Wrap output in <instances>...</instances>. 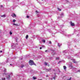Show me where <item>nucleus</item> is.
Segmentation results:
<instances>
[{
    "label": "nucleus",
    "instance_id": "obj_1",
    "mask_svg": "<svg viewBox=\"0 0 80 80\" xmlns=\"http://www.w3.org/2000/svg\"><path fill=\"white\" fill-rule=\"evenodd\" d=\"M29 64L32 66V65H35V63H34V62H33V61L32 60H30L29 61Z\"/></svg>",
    "mask_w": 80,
    "mask_h": 80
},
{
    "label": "nucleus",
    "instance_id": "obj_2",
    "mask_svg": "<svg viewBox=\"0 0 80 80\" xmlns=\"http://www.w3.org/2000/svg\"><path fill=\"white\" fill-rule=\"evenodd\" d=\"M70 24L71 26H75V24L73 22H72L71 21Z\"/></svg>",
    "mask_w": 80,
    "mask_h": 80
},
{
    "label": "nucleus",
    "instance_id": "obj_3",
    "mask_svg": "<svg viewBox=\"0 0 80 80\" xmlns=\"http://www.w3.org/2000/svg\"><path fill=\"white\" fill-rule=\"evenodd\" d=\"M11 16L12 17H13V18H14V17H17L15 13H13V14L11 15Z\"/></svg>",
    "mask_w": 80,
    "mask_h": 80
},
{
    "label": "nucleus",
    "instance_id": "obj_4",
    "mask_svg": "<svg viewBox=\"0 0 80 80\" xmlns=\"http://www.w3.org/2000/svg\"><path fill=\"white\" fill-rule=\"evenodd\" d=\"M52 70L51 68H50L49 69H47L46 70V72H50Z\"/></svg>",
    "mask_w": 80,
    "mask_h": 80
},
{
    "label": "nucleus",
    "instance_id": "obj_5",
    "mask_svg": "<svg viewBox=\"0 0 80 80\" xmlns=\"http://www.w3.org/2000/svg\"><path fill=\"white\" fill-rule=\"evenodd\" d=\"M13 25H15V26H18V24H15V23H13Z\"/></svg>",
    "mask_w": 80,
    "mask_h": 80
},
{
    "label": "nucleus",
    "instance_id": "obj_6",
    "mask_svg": "<svg viewBox=\"0 0 80 80\" xmlns=\"http://www.w3.org/2000/svg\"><path fill=\"white\" fill-rule=\"evenodd\" d=\"M63 69H64V70H66L67 68V67H66V66H63Z\"/></svg>",
    "mask_w": 80,
    "mask_h": 80
},
{
    "label": "nucleus",
    "instance_id": "obj_7",
    "mask_svg": "<svg viewBox=\"0 0 80 80\" xmlns=\"http://www.w3.org/2000/svg\"><path fill=\"white\" fill-rule=\"evenodd\" d=\"M72 62L73 63H76L77 62L75 61V60L74 59H73Z\"/></svg>",
    "mask_w": 80,
    "mask_h": 80
},
{
    "label": "nucleus",
    "instance_id": "obj_8",
    "mask_svg": "<svg viewBox=\"0 0 80 80\" xmlns=\"http://www.w3.org/2000/svg\"><path fill=\"white\" fill-rule=\"evenodd\" d=\"M11 77H10V75H8V78H8V80H10V78Z\"/></svg>",
    "mask_w": 80,
    "mask_h": 80
},
{
    "label": "nucleus",
    "instance_id": "obj_9",
    "mask_svg": "<svg viewBox=\"0 0 80 80\" xmlns=\"http://www.w3.org/2000/svg\"><path fill=\"white\" fill-rule=\"evenodd\" d=\"M21 68H23V67H24V65H23V64L22 65H21Z\"/></svg>",
    "mask_w": 80,
    "mask_h": 80
},
{
    "label": "nucleus",
    "instance_id": "obj_10",
    "mask_svg": "<svg viewBox=\"0 0 80 80\" xmlns=\"http://www.w3.org/2000/svg\"><path fill=\"white\" fill-rule=\"evenodd\" d=\"M28 35H27L26 37V39H28Z\"/></svg>",
    "mask_w": 80,
    "mask_h": 80
},
{
    "label": "nucleus",
    "instance_id": "obj_11",
    "mask_svg": "<svg viewBox=\"0 0 80 80\" xmlns=\"http://www.w3.org/2000/svg\"><path fill=\"white\" fill-rule=\"evenodd\" d=\"M71 68H73V66L72 65H70L69 66Z\"/></svg>",
    "mask_w": 80,
    "mask_h": 80
},
{
    "label": "nucleus",
    "instance_id": "obj_12",
    "mask_svg": "<svg viewBox=\"0 0 80 80\" xmlns=\"http://www.w3.org/2000/svg\"><path fill=\"white\" fill-rule=\"evenodd\" d=\"M33 78L34 79V80H36V79H37V78L35 77H33Z\"/></svg>",
    "mask_w": 80,
    "mask_h": 80
},
{
    "label": "nucleus",
    "instance_id": "obj_13",
    "mask_svg": "<svg viewBox=\"0 0 80 80\" xmlns=\"http://www.w3.org/2000/svg\"><path fill=\"white\" fill-rule=\"evenodd\" d=\"M5 15H3L1 16V17H5Z\"/></svg>",
    "mask_w": 80,
    "mask_h": 80
},
{
    "label": "nucleus",
    "instance_id": "obj_14",
    "mask_svg": "<svg viewBox=\"0 0 80 80\" xmlns=\"http://www.w3.org/2000/svg\"><path fill=\"white\" fill-rule=\"evenodd\" d=\"M16 20L15 19H13L12 22H13L14 23H15L16 22Z\"/></svg>",
    "mask_w": 80,
    "mask_h": 80
},
{
    "label": "nucleus",
    "instance_id": "obj_15",
    "mask_svg": "<svg viewBox=\"0 0 80 80\" xmlns=\"http://www.w3.org/2000/svg\"><path fill=\"white\" fill-rule=\"evenodd\" d=\"M59 58H58H58H56V60H59Z\"/></svg>",
    "mask_w": 80,
    "mask_h": 80
},
{
    "label": "nucleus",
    "instance_id": "obj_16",
    "mask_svg": "<svg viewBox=\"0 0 80 80\" xmlns=\"http://www.w3.org/2000/svg\"><path fill=\"white\" fill-rule=\"evenodd\" d=\"M42 41L44 42V43H45V40H42Z\"/></svg>",
    "mask_w": 80,
    "mask_h": 80
},
{
    "label": "nucleus",
    "instance_id": "obj_17",
    "mask_svg": "<svg viewBox=\"0 0 80 80\" xmlns=\"http://www.w3.org/2000/svg\"><path fill=\"white\" fill-rule=\"evenodd\" d=\"M2 80H5V78H2Z\"/></svg>",
    "mask_w": 80,
    "mask_h": 80
},
{
    "label": "nucleus",
    "instance_id": "obj_18",
    "mask_svg": "<svg viewBox=\"0 0 80 80\" xmlns=\"http://www.w3.org/2000/svg\"><path fill=\"white\" fill-rule=\"evenodd\" d=\"M57 9L58 10H59V11H61V9H60V8H57Z\"/></svg>",
    "mask_w": 80,
    "mask_h": 80
},
{
    "label": "nucleus",
    "instance_id": "obj_19",
    "mask_svg": "<svg viewBox=\"0 0 80 80\" xmlns=\"http://www.w3.org/2000/svg\"><path fill=\"white\" fill-rule=\"evenodd\" d=\"M44 64H45L46 65H47V62H45L44 63Z\"/></svg>",
    "mask_w": 80,
    "mask_h": 80
},
{
    "label": "nucleus",
    "instance_id": "obj_20",
    "mask_svg": "<svg viewBox=\"0 0 80 80\" xmlns=\"http://www.w3.org/2000/svg\"><path fill=\"white\" fill-rule=\"evenodd\" d=\"M10 35H11L12 34V32H11V31L10 32Z\"/></svg>",
    "mask_w": 80,
    "mask_h": 80
},
{
    "label": "nucleus",
    "instance_id": "obj_21",
    "mask_svg": "<svg viewBox=\"0 0 80 80\" xmlns=\"http://www.w3.org/2000/svg\"><path fill=\"white\" fill-rule=\"evenodd\" d=\"M49 43L50 44H52V42L51 41H50Z\"/></svg>",
    "mask_w": 80,
    "mask_h": 80
},
{
    "label": "nucleus",
    "instance_id": "obj_22",
    "mask_svg": "<svg viewBox=\"0 0 80 80\" xmlns=\"http://www.w3.org/2000/svg\"><path fill=\"white\" fill-rule=\"evenodd\" d=\"M42 47H43V48H45V46H44V45H42Z\"/></svg>",
    "mask_w": 80,
    "mask_h": 80
},
{
    "label": "nucleus",
    "instance_id": "obj_23",
    "mask_svg": "<svg viewBox=\"0 0 80 80\" xmlns=\"http://www.w3.org/2000/svg\"><path fill=\"white\" fill-rule=\"evenodd\" d=\"M61 62H62L61 61H59V62H58V63H61Z\"/></svg>",
    "mask_w": 80,
    "mask_h": 80
},
{
    "label": "nucleus",
    "instance_id": "obj_24",
    "mask_svg": "<svg viewBox=\"0 0 80 80\" xmlns=\"http://www.w3.org/2000/svg\"><path fill=\"white\" fill-rule=\"evenodd\" d=\"M72 79V78H70L69 79H68V80H71V79Z\"/></svg>",
    "mask_w": 80,
    "mask_h": 80
},
{
    "label": "nucleus",
    "instance_id": "obj_25",
    "mask_svg": "<svg viewBox=\"0 0 80 80\" xmlns=\"http://www.w3.org/2000/svg\"><path fill=\"white\" fill-rule=\"evenodd\" d=\"M4 71V72H6V71H7V69H5Z\"/></svg>",
    "mask_w": 80,
    "mask_h": 80
},
{
    "label": "nucleus",
    "instance_id": "obj_26",
    "mask_svg": "<svg viewBox=\"0 0 80 80\" xmlns=\"http://www.w3.org/2000/svg\"><path fill=\"white\" fill-rule=\"evenodd\" d=\"M27 18H29V16H27Z\"/></svg>",
    "mask_w": 80,
    "mask_h": 80
},
{
    "label": "nucleus",
    "instance_id": "obj_27",
    "mask_svg": "<svg viewBox=\"0 0 80 80\" xmlns=\"http://www.w3.org/2000/svg\"><path fill=\"white\" fill-rule=\"evenodd\" d=\"M53 78L54 79V80H55V77H54Z\"/></svg>",
    "mask_w": 80,
    "mask_h": 80
},
{
    "label": "nucleus",
    "instance_id": "obj_28",
    "mask_svg": "<svg viewBox=\"0 0 80 80\" xmlns=\"http://www.w3.org/2000/svg\"><path fill=\"white\" fill-rule=\"evenodd\" d=\"M0 53H2V51H0Z\"/></svg>",
    "mask_w": 80,
    "mask_h": 80
},
{
    "label": "nucleus",
    "instance_id": "obj_29",
    "mask_svg": "<svg viewBox=\"0 0 80 80\" xmlns=\"http://www.w3.org/2000/svg\"><path fill=\"white\" fill-rule=\"evenodd\" d=\"M1 7H3V5H2L1 6Z\"/></svg>",
    "mask_w": 80,
    "mask_h": 80
},
{
    "label": "nucleus",
    "instance_id": "obj_30",
    "mask_svg": "<svg viewBox=\"0 0 80 80\" xmlns=\"http://www.w3.org/2000/svg\"><path fill=\"white\" fill-rule=\"evenodd\" d=\"M36 12L37 13H38V11H36Z\"/></svg>",
    "mask_w": 80,
    "mask_h": 80
},
{
    "label": "nucleus",
    "instance_id": "obj_31",
    "mask_svg": "<svg viewBox=\"0 0 80 80\" xmlns=\"http://www.w3.org/2000/svg\"><path fill=\"white\" fill-rule=\"evenodd\" d=\"M42 47H40V49H42Z\"/></svg>",
    "mask_w": 80,
    "mask_h": 80
},
{
    "label": "nucleus",
    "instance_id": "obj_32",
    "mask_svg": "<svg viewBox=\"0 0 80 80\" xmlns=\"http://www.w3.org/2000/svg\"><path fill=\"white\" fill-rule=\"evenodd\" d=\"M45 52H47V50H46V51H45Z\"/></svg>",
    "mask_w": 80,
    "mask_h": 80
},
{
    "label": "nucleus",
    "instance_id": "obj_33",
    "mask_svg": "<svg viewBox=\"0 0 80 80\" xmlns=\"http://www.w3.org/2000/svg\"><path fill=\"white\" fill-rule=\"evenodd\" d=\"M78 72H80V70H78Z\"/></svg>",
    "mask_w": 80,
    "mask_h": 80
},
{
    "label": "nucleus",
    "instance_id": "obj_34",
    "mask_svg": "<svg viewBox=\"0 0 80 80\" xmlns=\"http://www.w3.org/2000/svg\"><path fill=\"white\" fill-rule=\"evenodd\" d=\"M48 67H49V65H48Z\"/></svg>",
    "mask_w": 80,
    "mask_h": 80
},
{
    "label": "nucleus",
    "instance_id": "obj_35",
    "mask_svg": "<svg viewBox=\"0 0 80 80\" xmlns=\"http://www.w3.org/2000/svg\"><path fill=\"white\" fill-rule=\"evenodd\" d=\"M12 47H13V45H12Z\"/></svg>",
    "mask_w": 80,
    "mask_h": 80
},
{
    "label": "nucleus",
    "instance_id": "obj_36",
    "mask_svg": "<svg viewBox=\"0 0 80 80\" xmlns=\"http://www.w3.org/2000/svg\"><path fill=\"white\" fill-rule=\"evenodd\" d=\"M10 65H12V64H10Z\"/></svg>",
    "mask_w": 80,
    "mask_h": 80
},
{
    "label": "nucleus",
    "instance_id": "obj_37",
    "mask_svg": "<svg viewBox=\"0 0 80 80\" xmlns=\"http://www.w3.org/2000/svg\"><path fill=\"white\" fill-rule=\"evenodd\" d=\"M47 77H48V76H47Z\"/></svg>",
    "mask_w": 80,
    "mask_h": 80
},
{
    "label": "nucleus",
    "instance_id": "obj_38",
    "mask_svg": "<svg viewBox=\"0 0 80 80\" xmlns=\"http://www.w3.org/2000/svg\"><path fill=\"white\" fill-rule=\"evenodd\" d=\"M42 1L43 0H42Z\"/></svg>",
    "mask_w": 80,
    "mask_h": 80
}]
</instances>
